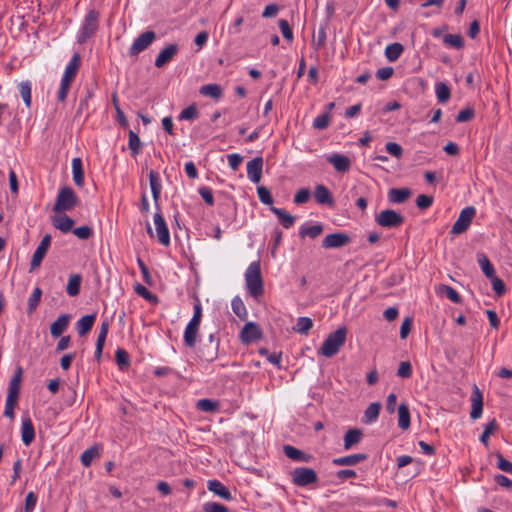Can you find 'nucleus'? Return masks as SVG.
Segmentation results:
<instances>
[{"mask_svg":"<svg viewBox=\"0 0 512 512\" xmlns=\"http://www.w3.org/2000/svg\"><path fill=\"white\" fill-rule=\"evenodd\" d=\"M245 282L246 288L253 298L258 299L263 295L264 285L259 261L250 263L245 271Z\"/></svg>","mask_w":512,"mask_h":512,"instance_id":"obj_1","label":"nucleus"},{"mask_svg":"<svg viewBox=\"0 0 512 512\" xmlns=\"http://www.w3.org/2000/svg\"><path fill=\"white\" fill-rule=\"evenodd\" d=\"M347 336L346 327H340L336 331L330 333L324 340L322 346L319 349V354L325 357H333L336 355L340 348L344 345Z\"/></svg>","mask_w":512,"mask_h":512,"instance_id":"obj_2","label":"nucleus"},{"mask_svg":"<svg viewBox=\"0 0 512 512\" xmlns=\"http://www.w3.org/2000/svg\"><path fill=\"white\" fill-rule=\"evenodd\" d=\"M80 61V55L78 53H75L65 68L64 74L61 79L60 87L57 93V98L61 102L65 101L67 97L70 85L74 80L79 69Z\"/></svg>","mask_w":512,"mask_h":512,"instance_id":"obj_3","label":"nucleus"},{"mask_svg":"<svg viewBox=\"0 0 512 512\" xmlns=\"http://www.w3.org/2000/svg\"><path fill=\"white\" fill-rule=\"evenodd\" d=\"M99 17V11L95 9L88 10L78 34L77 41L79 44L86 43L96 33L99 27Z\"/></svg>","mask_w":512,"mask_h":512,"instance_id":"obj_4","label":"nucleus"},{"mask_svg":"<svg viewBox=\"0 0 512 512\" xmlns=\"http://www.w3.org/2000/svg\"><path fill=\"white\" fill-rule=\"evenodd\" d=\"M79 203V198L71 187H63L59 190L53 211L63 213L73 209Z\"/></svg>","mask_w":512,"mask_h":512,"instance_id":"obj_5","label":"nucleus"},{"mask_svg":"<svg viewBox=\"0 0 512 512\" xmlns=\"http://www.w3.org/2000/svg\"><path fill=\"white\" fill-rule=\"evenodd\" d=\"M476 209L473 206H467L461 210L457 220L453 224L450 234H462L470 227L473 218L475 217Z\"/></svg>","mask_w":512,"mask_h":512,"instance_id":"obj_6","label":"nucleus"},{"mask_svg":"<svg viewBox=\"0 0 512 512\" xmlns=\"http://www.w3.org/2000/svg\"><path fill=\"white\" fill-rule=\"evenodd\" d=\"M292 483L298 487H305L318 481L317 473L308 467H297L291 472Z\"/></svg>","mask_w":512,"mask_h":512,"instance_id":"obj_7","label":"nucleus"},{"mask_svg":"<svg viewBox=\"0 0 512 512\" xmlns=\"http://www.w3.org/2000/svg\"><path fill=\"white\" fill-rule=\"evenodd\" d=\"M375 221L381 227L393 228L402 225L404 217L394 210L386 209L376 215Z\"/></svg>","mask_w":512,"mask_h":512,"instance_id":"obj_8","label":"nucleus"},{"mask_svg":"<svg viewBox=\"0 0 512 512\" xmlns=\"http://www.w3.org/2000/svg\"><path fill=\"white\" fill-rule=\"evenodd\" d=\"M156 34L153 31H146L140 34L129 48V55L136 56L147 49L155 40Z\"/></svg>","mask_w":512,"mask_h":512,"instance_id":"obj_9","label":"nucleus"},{"mask_svg":"<svg viewBox=\"0 0 512 512\" xmlns=\"http://www.w3.org/2000/svg\"><path fill=\"white\" fill-rule=\"evenodd\" d=\"M154 225L156 230V237L160 244L163 246L170 245V233L167 224L160 212L154 214Z\"/></svg>","mask_w":512,"mask_h":512,"instance_id":"obj_10","label":"nucleus"},{"mask_svg":"<svg viewBox=\"0 0 512 512\" xmlns=\"http://www.w3.org/2000/svg\"><path fill=\"white\" fill-rule=\"evenodd\" d=\"M262 337V330L255 322H248L244 325L240 333V339L244 344H250Z\"/></svg>","mask_w":512,"mask_h":512,"instance_id":"obj_11","label":"nucleus"},{"mask_svg":"<svg viewBox=\"0 0 512 512\" xmlns=\"http://www.w3.org/2000/svg\"><path fill=\"white\" fill-rule=\"evenodd\" d=\"M351 241L350 237L343 232L328 234L322 241V247L325 249L340 248Z\"/></svg>","mask_w":512,"mask_h":512,"instance_id":"obj_12","label":"nucleus"},{"mask_svg":"<svg viewBox=\"0 0 512 512\" xmlns=\"http://www.w3.org/2000/svg\"><path fill=\"white\" fill-rule=\"evenodd\" d=\"M247 177L255 184L261 181L262 169H263V158L255 157L247 163Z\"/></svg>","mask_w":512,"mask_h":512,"instance_id":"obj_13","label":"nucleus"},{"mask_svg":"<svg viewBox=\"0 0 512 512\" xmlns=\"http://www.w3.org/2000/svg\"><path fill=\"white\" fill-rule=\"evenodd\" d=\"M326 160L331 164L337 172L345 173L351 167V160L349 157L339 153H332L326 156Z\"/></svg>","mask_w":512,"mask_h":512,"instance_id":"obj_14","label":"nucleus"},{"mask_svg":"<svg viewBox=\"0 0 512 512\" xmlns=\"http://www.w3.org/2000/svg\"><path fill=\"white\" fill-rule=\"evenodd\" d=\"M21 440L25 446H29L35 440V429L29 416L22 417Z\"/></svg>","mask_w":512,"mask_h":512,"instance_id":"obj_15","label":"nucleus"},{"mask_svg":"<svg viewBox=\"0 0 512 512\" xmlns=\"http://www.w3.org/2000/svg\"><path fill=\"white\" fill-rule=\"evenodd\" d=\"M57 215L51 218L52 225L60 230L62 233H68L72 231L74 226V220L70 218L68 215L63 213H56Z\"/></svg>","mask_w":512,"mask_h":512,"instance_id":"obj_16","label":"nucleus"},{"mask_svg":"<svg viewBox=\"0 0 512 512\" xmlns=\"http://www.w3.org/2000/svg\"><path fill=\"white\" fill-rule=\"evenodd\" d=\"M178 52V46L176 44H170L160 51L155 59V66L162 68L169 63Z\"/></svg>","mask_w":512,"mask_h":512,"instance_id":"obj_17","label":"nucleus"},{"mask_svg":"<svg viewBox=\"0 0 512 512\" xmlns=\"http://www.w3.org/2000/svg\"><path fill=\"white\" fill-rule=\"evenodd\" d=\"M149 183L152 192V197L157 209H159V198L161 195L162 184L161 178L158 172L151 170L149 172Z\"/></svg>","mask_w":512,"mask_h":512,"instance_id":"obj_18","label":"nucleus"},{"mask_svg":"<svg viewBox=\"0 0 512 512\" xmlns=\"http://www.w3.org/2000/svg\"><path fill=\"white\" fill-rule=\"evenodd\" d=\"M207 488L209 491L213 492L214 494H216L217 496L224 500L230 501L233 498L228 488L219 480H209L207 482Z\"/></svg>","mask_w":512,"mask_h":512,"instance_id":"obj_19","label":"nucleus"},{"mask_svg":"<svg viewBox=\"0 0 512 512\" xmlns=\"http://www.w3.org/2000/svg\"><path fill=\"white\" fill-rule=\"evenodd\" d=\"M471 400H472V409L470 412V417L472 419H478L482 415V411H483V397H482L481 391L479 390V388L477 386H474Z\"/></svg>","mask_w":512,"mask_h":512,"instance_id":"obj_20","label":"nucleus"},{"mask_svg":"<svg viewBox=\"0 0 512 512\" xmlns=\"http://www.w3.org/2000/svg\"><path fill=\"white\" fill-rule=\"evenodd\" d=\"M70 315H60L50 326L51 336L54 338L60 337L62 333L68 328Z\"/></svg>","mask_w":512,"mask_h":512,"instance_id":"obj_21","label":"nucleus"},{"mask_svg":"<svg viewBox=\"0 0 512 512\" xmlns=\"http://www.w3.org/2000/svg\"><path fill=\"white\" fill-rule=\"evenodd\" d=\"M314 197L317 203L321 205L332 206L334 203V199L331 192L323 184L316 185L314 190Z\"/></svg>","mask_w":512,"mask_h":512,"instance_id":"obj_22","label":"nucleus"},{"mask_svg":"<svg viewBox=\"0 0 512 512\" xmlns=\"http://www.w3.org/2000/svg\"><path fill=\"white\" fill-rule=\"evenodd\" d=\"M367 458H368L367 454L358 453V454L347 455V456H343V457H339V458H334L332 460V463L336 466H353L362 461H365Z\"/></svg>","mask_w":512,"mask_h":512,"instance_id":"obj_23","label":"nucleus"},{"mask_svg":"<svg viewBox=\"0 0 512 512\" xmlns=\"http://www.w3.org/2000/svg\"><path fill=\"white\" fill-rule=\"evenodd\" d=\"M109 331V322L107 320L103 321L100 326V331L96 341L95 347V358L99 361L102 356L103 347L107 338V334Z\"/></svg>","mask_w":512,"mask_h":512,"instance_id":"obj_24","label":"nucleus"},{"mask_svg":"<svg viewBox=\"0 0 512 512\" xmlns=\"http://www.w3.org/2000/svg\"><path fill=\"white\" fill-rule=\"evenodd\" d=\"M283 450L285 455L291 460L305 463H308L312 460V456L310 454H307L293 446L285 445Z\"/></svg>","mask_w":512,"mask_h":512,"instance_id":"obj_25","label":"nucleus"},{"mask_svg":"<svg viewBox=\"0 0 512 512\" xmlns=\"http://www.w3.org/2000/svg\"><path fill=\"white\" fill-rule=\"evenodd\" d=\"M411 194L409 188H392L388 192V200L392 203H404Z\"/></svg>","mask_w":512,"mask_h":512,"instance_id":"obj_26","label":"nucleus"},{"mask_svg":"<svg viewBox=\"0 0 512 512\" xmlns=\"http://www.w3.org/2000/svg\"><path fill=\"white\" fill-rule=\"evenodd\" d=\"M362 437V430L358 428L349 429L344 435V449H351L355 444H358L361 441Z\"/></svg>","mask_w":512,"mask_h":512,"instance_id":"obj_27","label":"nucleus"},{"mask_svg":"<svg viewBox=\"0 0 512 512\" xmlns=\"http://www.w3.org/2000/svg\"><path fill=\"white\" fill-rule=\"evenodd\" d=\"M96 319L95 314L85 315L76 323V329L80 336H85L93 327Z\"/></svg>","mask_w":512,"mask_h":512,"instance_id":"obj_28","label":"nucleus"},{"mask_svg":"<svg viewBox=\"0 0 512 512\" xmlns=\"http://www.w3.org/2000/svg\"><path fill=\"white\" fill-rule=\"evenodd\" d=\"M72 174L73 181L76 186L83 187L84 185V172L82 160L79 157L72 159Z\"/></svg>","mask_w":512,"mask_h":512,"instance_id":"obj_29","label":"nucleus"},{"mask_svg":"<svg viewBox=\"0 0 512 512\" xmlns=\"http://www.w3.org/2000/svg\"><path fill=\"white\" fill-rule=\"evenodd\" d=\"M270 210L272 211L273 214H275L278 217L281 225L284 228L289 229L294 225L295 217L289 214L284 209L271 207Z\"/></svg>","mask_w":512,"mask_h":512,"instance_id":"obj_30","label":"nucleus"},{"mask_svg":"<svg viewBox=\"0 0 512 512\" xmlns=\"http://www.w3.org/2000/svg\"><path fill=\"white\" fill-rule=\"evenodd\" d=\"M21 379H22V369H21V367H18V369L16 370L15 374L13 375V377L11 378V380L9 382L7 396L19 398Z\"/></svg>","mask_w":512,"mask_h":512,"instance_id":"obj_31","label":"nucleus"},{"mask_svg":"<svg viewBox=\"0 0 512 512\" xmlns=\"http://www.w3.org/2000/svg\"><path fill=\"white\" fill-rule=\"evenodd\" d=\"M200 94L218 100L222 97L223 90L219 84L211 83L201 86Z\"/></svg>","mask_w":512,"mask_h":512,"instance_id":"obj_32","label":"nucleus"},{"mask_svg":"<svg viewBox=\"0 0 512 512\" xmlns=\"http://www.w3.org/2000/svg\"><path fill=\"white\" fill-rule=\"evenodd\" d=\"M199 328L196 326H191L187 324L184 335H183V341L184 344L189 347L193 348L196 345L197 336H198Z\"/></svg>","mask_w":512,"mask_h":512,"instance_id":"obj_33","label":"nucleus"},{"mask_svg":"<svg viewBox=\"0 0 512 512\" xmlns=\"http://www.w3.org/2000/svg\"><path fill=\"white\" fill-rule=\"evenodd\" d=\"M398 426L402 430H407L410 427V412L406 404H400L398 407Z\"/></svg>","mask_w":512,"mask_h":512,"instance_id":"obj_34","label":"nucleus"},{"mask_svg":"<svg viewBox=\"0 0 512 512\" xmlns=\"http://www.w3.org/2000/svg\"><path fill=\"white\" fill-rule=\"evenodd\" d=\"M82 277L79 274H73L69 277L66 292L69 296H77L80 292Z\"/></svg>","mask_w":512,"mask_h":512,"instance_id":"obj_35","label":"nucleus"},{"mask_svg":"<svg viewBox=\"0 0 512 512\" xmlns=\"http://www.w3.org/2000/svg\"><path fill=\"white\" fill-rule=\"evenodd\" d=\"M208 340L211 347L207 350V352L203 350V354L207 360L212 361L217 357L218 354L219 338L216 336V334L211 333L208 337Z\"/></svg>","mask_w":512,"mask_h":512,"instance_id":"obj_36","label":"nucleus"},{"mask_svg":"<svg viewBox=\"0 0 512 512\" xmlns=\"http://www.w3.org/2000/svg\"><path fill=\"white\" fill-rule=\"evenodd\" d=\"M380 409H381V404L379 402L371 403L364 412V422L365 423L375 422L378 419Z\"/></svg>","mask_w":512,"mask_h":512,"instance_id":"obj_37","label":"nucleus"},{"mask_svg":"<svg viewBox=\"0 0 512 512\" xmlns=\"http://www.w3.org/2000/svg\"><path fill=\"white\" fill-rule=\"evenodd\" d=\"M100 456L99 448L97 446H92L86 449L80 457L81 463L84 467H89L93 460Z\"/></svg>","mask_w":512,"mask_h":512,"instance_id":"obj_38","label":"nucleus"},{"mask_svg":"<svg viewBox=\"0 0 512 512\" xmlns=\"http://www.w3.org/2000/svg\"><path fill=\"white\" fill-rule=\"evenodd\" d=\"M31 82L30 81H22L18 84V90L21 98L23 99L27 108L31 107Z\"/></svg>","mask_w":512,"mask_h":512,"instance_id":"obj_39","label":"nucleus"},{"mask_svg":"<svg viewBox=\"0 0 512 512\" xmlns=\"http://www.w3.org/2000/svg\"><path fill=\"white\" fill-rule=\"evenodd\" d=\"M403 50L402 44L392 43L386 47L385 56L390 62H394L401 56Z\"/></svg>","mask_w":512,"mask_h":512,"instance_id":"obj_40","label":"nucleus"},{"mask_svg":"<svg viewBox=\"0 0 512 512\" xmlns=\"http://www.w3.org/2000/svg\"><path fill=\"white\" fill-rule=\"evenodd\" d=\"M232 310L241 320H245L248 316L246 306L239 296L232 299L231 302Z\"/></svg>","mask_w":512,"mask_h":512,"instance_id":"obj_41","label":"nucleus"},{"mask_svg":"<svg viewBox=\"0 0 512 512\" xmlns=\"http://www.w3.org/2000/svg\"><path fill=\"white\" fill-rule=\"evenodd\" d=\"M323 232V226L321 224H315L309 227H301L299 231L300 237H309L311 239L317 238Z\"/></svg>","mask_w":512,"mask_h":512,"instance_id":"obj_42","label":"nucleus"},{"mask_svg":"<svg viewBox=\"0 0 512 512\" xmlns=\"http://www.w3.org/2000/svg\"><path fill=\"white\" fill-rule=\"evenodd\" d=\"M478 263L481 267L482 272L487 278L495 276V270L489 259L485 254L478 255Z\"/></svg>","mask_w":512,"mask_h":512,"instance_id":"obj_43","label":"nucleus"},{"mask_svg":"<svg viewBox=\"0 0 512 512\" xmlns=\"http://www.w3.org/2000/svg\"><path fill=\"white\" fill-rule=\"evenodd\" d=\"M313 327V321L309 317H299L297 319L296 325L293 327L294 331L299 334H307L309 330Z\"/></svg>","mask_w":512,"mask_h":512,"instance_id":"obj_44","label":"nucleus"},{"mask_svg":"<svg viewBox=\"0 0 512 512\" xmlns=\"http://www.w3.org/2000/svg\"><path fill=\"white\" fill-rule=\"evenodd\" d=\"M435 93L440 103H446L451 96L450 88L443 82L436 83Z\"/></svg>","mask_w":512,"mask_h":512,"instance_id":"obj_45","label":"nucleus"},{"mask_svg":"<svg viewBox=\"0 0 512 512\" xmlns=\"http://www.w3.org/2000/svg\"><path fill=\"white\" fill-rule=\"evenodd\" d=\"M48 249L43 247L41 244L38 245L35 252L33 253L30 267L31 270H34L35 268L39 267L41 265V262L43 261Z\"/></svg>","mask_w":512,"mask_h":512,"instance_id":"obj_46","label":"nucleus"},{"mask_svg":"<svg viewBox=\"0 0 512 512\" xmlns=\"http://www.w3.org/2000/svg\"><path fill=\"white\" fill-rule=\"evenodd\" d=\"M128 147L131 150L133 156H136L140 153V150H141L140 138L132 130H130L129 134H128Z\"/></svg>","mask_w":512,"mask_h":512,"instance_id":"obj_47","label":"nucleus"},{"mask_svg":"<svg viewBox=\"0 0 512 512\" xmlns=\"http://www.w3.org/2000/svg\"><path fill=\"white\" fill-rule=\"evenodd\" d=\"M196 407L200 411H203V412H215L219 408V403L217 401H214V400H211L208 398H204V399H200L197 402Z\"/></svg>","mask_w":512,"mask_h":512,"instance_id":"obj_48","label":"nucleus"},{"mask_svg":"<svg viewBox=\"0 0 512 512\" xmlns=\"http://www.w3.org/2000/svg\"><path fill=\"white\" fill-rule=\"evenodd\" d=\"M498 427V424H497V421L495 419H492L491 421H489L485 428H484V431L482 433V435L480 436V441L485 445V446H488V440H489V437L491 434L494 433V431L497 429Z\"/></svg>","mask_w":512,"mask_h":512,"instance_id":"obj_49","label":"nucleus"},{"mask_svg":"<svg viewBox=\"0 0 512 512\" xmlns=\"http://www.w3.org/2000/svg\"><path fill=\"white\" fill-rule=\"evenodd\" d=\"M443 42L456 49L463 47V38L459 34H446L443 38Z\"/></svg>","mask_w":512,"mask_h":512,"instance_id":"obj_50","label":"nucleus"},{"mask_svg":"<svg viewBox=\"0 0 512 512\" xmlns=\"http://www.w3.org/2000/svg\"><path fill=\"white\" fill-rule=\"evenodd\" d=\"M42 295V290L36 287L28 299V313H32L38 306Z\"/></svg>","mask_w":512,"mask_h":512,"instance_id":"obj_51","label":"nucleus"},{"mask_svg":"<svg viewBox=\"0 0 512 512\" xmlns=\"http://www.w3.org/2000/svg\"><path fill=\"white\" fill-rule=\"evenodd\" d=\"M116 362L121 370L129 366V354L122 348H118L115 352Z\"/></svg>","mask_w":512,"mask_h":512,"instance_id":"obj_52","label":"nucleus"},{"mask_svg":"<svg viewBox=\"0 0 512 512\" xmlns=\"http://www.w3.org/2000/svg\"><path fill=\"white\" fill-rule=\"evenodd\" d=\"M257 194L259 197V200L265 204V205H272L274 200L271 195L270 190L265 186H258L257 187Z\"/></svg>","mask_w":512,"mask_h":512,"instance_id":"obj_53","label":"nucleus"},{"mask_svg":"<svg viewBox=\"0 0 512 512\" xmlns=\"http://www.w3.org/2000/svg\"><path fill=\"white\" fill-rule=\"evenodd\" d=\"M73 234L80 240H87L93 235V230L88 225H83L72 230Z\"/></svg>","mask_w":512,"mask_h":512,"instance_id":"obj_54","label":"nucleus"},{"mask_svg":"<svg viewBox=\"0 0 512 512\" xmlns=\"http://www.w3.org/2000/svg\"><path fill=\"white\" fill-rule=\"evenodd\" d=\"M198 117V109L197 107L192 104L188 106L187 108L183 109L182 112L179 115V120H194Z\"/></svg>","mask_w":512,"mask_h":512,"instance_id":"obj_55","label":"nucleus"},{"mask_svg":"<svg viewBox=\"0 0 512 512\" xmlns=\"http://www.w3.org/2000/svg\"><path fill=\"white\" fill-rule=\"evenodd\" d=\"M17 402H18V398H15V397H11V396H7L6 397V402H5V409H4V415L10 419H13L15 414H14V409L17 405Z\"/></svg>","mask_w":512,"mask_h":512,"instance_id":"obj_56","label":"nucleus"},{"mask_svg":"<svg viewBox=\"0 0 512 512\" xmlns=\"http://www.w3.org/2000/svg\"><path fill=\"white\" fill-rule=\"evenodd\" d=\"M330 123V115L328 113H323L318 115L313 121V127L316 129H326Z\"/></svg>","mask_w":512,"mask_h":512,"instance_id":"obj_57","label":"nucleus"},{"mask_svg":"<svg viewBox=\"0 0 512 512\" xmlns=\"http://www.w3.org/2000/svg\"><path fill=\"white\" fill-rule=\"evenodd\" d=\"M311 197V192L308 188H302L300 190H298L296 192V194L294 195V203L295 204H304V203H307L309 201Z\"/></svg>","mask_w":512,"mask_h":512,"instance_id":"obj_58","label":"nucleus"},{"mask_svg":"<svg viewBox=\"0 0 512 512\" xmlns=\"http://www.w3.org/2000/svg\"><path fill=\"white\" fill-rule=\"evenodd\" d=\"M412 375V365L409 361H402L397 370V376L400 378H410Z\"/></svg>","mask_w":512,"mask_h":512,"instance_id":"obj_59","label":"nucleus"},{"mask_svg":"<svg viewBox=\"0 0 512 512\" xmlns=\"http://www.w3.org/2000/svg\"><path fill=\"white\" fill-rule=\"evenodd\" d=\"M496 459L497 467L500 470L512 474V462L505 459L501 453H496Z\"/></svg>","mask_w":512,"mask_h":512,"instance_id":"obj_60","label":"nucleus"},{"mask_svg":"<svg viewBox=\"0 0 512 512\" xmlns=\"http://www.w3.org/2000/svg\"><path fill=\"white\" fill-rule=\"evenodd\" d=\"M37 500H38L37 495L33 491H30L26 495V498H25L24 511L25 512H32L35 509V507H36Z\"/></svg>","mask_w":512,"mask_h":512,"instance_id":"obj_61","label":"nucleus"},{"mask_svg":"<svg viewBox=\"0 0 512 512\" xmlns=\"http://www.w3.org/2000/svg\"><path fill=\"white\" fill-rule=\"evenodd\" d=\"M385 149H386V151H387L390 155H392V156H394V157H396V158H401V157H402L403 149H402V147H401L398 143H396V142H388V143H386V145H385Z\"/></svg>","mask_w":512,"mask_h":512,"instance_id":"obj_62","label":"nucleus"},{"mask_svg":"<svg viewBox=\"0 0 512 512\" xmlns=\"http://www.w3.org/2000/svg\"><path fill=\"white\" fill-rule=\"evenodd\" d=\"M433 204V197L425 194H421L416 199V205L419 209H428Z\"/></svg>","mask_w":512,"mask_h":512,"instance_id":"obj_63","label":"nucleus"},{"mask_svg":"<svg viewBox=\"0 0 512 512\" xmlns=\"http://www.w3.org/2000/svg\"><path fill=\"white\" fill-rule=\"evenodd\" d=\"M205 512H229L228 508L217 502H207L203 506Z\"/></svg>","mask_w":512,"mask_h":512,"instance_id":"obj_64","label":"nucleus"}]
</instances>
